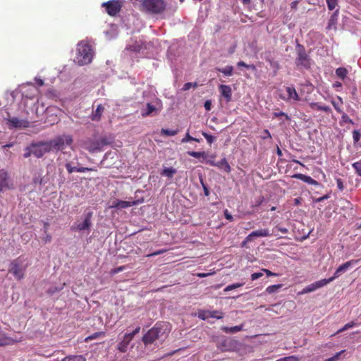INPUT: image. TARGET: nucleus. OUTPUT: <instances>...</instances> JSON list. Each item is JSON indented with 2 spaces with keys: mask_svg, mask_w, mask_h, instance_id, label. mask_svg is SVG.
<instances>
[{
  "mask_svg": "<svg viewBox=\"0 0 361 361\" xmlns=\"http://www.w3.org/2000/svg\"><path fill=\"white\" fill-rule=\"evenodd\" d=\"M140 11L152 16H160L164 14L167 3L165 0H142Z\"/></svg>",
  "mask_w": 361,
  "mask_h": 361,
  "instance_id": "nucleus-1",
  "label": "nucleus"
},
{
  "mask_svg": "<svg viewBox=\"0 0 361 361\" xmlns=\"http://www.w3.org/2000/svg\"><path fill=\"white\" fill-rule=\"evenodd\" d=\"M76 60L79 65L88 64L92 61L93 52L87 43L80 42L78 44Z\"/></svg>",
  "mask_w": 361,
  "mask_h": 361,
  "instance_id": "nucleus-2",
  "label": "nucleus"
},
{
  "mask_svg": "<svg viewBox=\"0 0 361 361\" xmlns=\"http://www.w3.org/2000/svg\"><path fill=\"white\" fill-rule=\"evenodd\" d=\"M297 57L295 58V63L299 68L309 69L311 66L310 57L306 53L305 47L302 44H297L296 45Z\"/></svg>",
  "mask_w": 361,
  "mask_h": 361,
  "instance_id": "nucleus-3",
  "label": "nucleus"
},
{
  "mask_svg": "<svg viewBox=\"0 0 361 361\" xmlns=\"http://www.w3.org/2000/svg\"><path fill=\"white\" fill-rule=\"evenodd\" d=\"M51 151L62 150L66 146H69L73 142V138L71 135H63L48 141Z\"/></svg>",
  "mask_w": 361,
  "mask_h": 361,
  "instance_id": "nucleus-4",
  "label": "nucleus"
},
{
  "mask_svg": "<svg viewBox=\"0 0 361 361\" xmlns=\"http://www.w3.org/2000/svg\"><path fill=\"white\" fill-rule=\"evenodd\" d=\"M25 270L26 266H23L20 257L12 261L8 268V272L11 273L18 281L24 278Z\"/></svg>",
  "mask_w": 361,
  "mask_h": 361,
  "instance_id": "nucleus-5",
  "label": "nucleus"
},
{
  "mask_svg": "<svg viewBox=\"0 0 361 361\" xmlns=\"http://www.w3.org/2000/svg\"><path fill=\"white\" fill-rule=\"evenodd\" d=\"M32 154L37 158L42 157L46 153L51 152L48 141L32 142Z\"/></svg>",
  "mask_w": 361,
  "mask_h": 361,
  "instance_id": "nucleus-6",
  "label": "nucleus"
},
{
  "mask_svg": "<svg viewBox=\"0 0 361 361\" xmlns=\"http://www.w3.org/2000/svg\"><path fill=\"white\" fill-rule=\"evenodd\" d=\"M102 6L106 8V11L109 16H114L120 12L122 2L121 0H111L103 3Z\"/></svg>",
  "mask_w": 361,
  "mask_h": 361,
  "instance_id": "nucleus-7",
  "label": "nucleus"
},
{
  "mask_svg": "<svg viewBox=\"0 0 361 361\" xmlns=\"http://www.w3.org/2000/svg\"><path fill=\"white\" fill-rule=\"evenodd\" d=\"M161 329L157 326L156 324L155 326L150 329L142 337L143 343L147 344H151L154 343L157 339L159 338Z\"/></svg>",
  "mask_w": 361,
  "mask_h": 361,
  "instance_id": "nucleus-8",
  "label": "nucleus"
},
{
  "mask_svg": "<svg viewBox=\"0 0 361 361\" xmlns=\"http://www.w3.org/2000/svg\"><path fill=\"white\" fill-rule=\"evenodd\" d=\"M92 214H93L92 212H89L87 214H85L84 221L82 223H75L71 226V229L73 231H79L89 230L92 225Z\"/></svg>",
  "mask_w": 361,
  "mask_h": 361,
  "instance_id": "nucleus-9",
  "label": "nucleus"
},
{
  "mask_svg": "<svg viewBox=\"0 0 361 361\" xmlns=\"http://www.w3.org/2000/svg\"><path fill=\"white\" fill-rule=\"evenodd\" d=\"M13 183L6 170H0V192L13 188Z\"/></svg>",
  "mask_w": 361,
  "mask_h": 361,
  "instance_id": "nucleus-10",
  "label": "nucleus"
},
{
  "mask_svg": "<svg viewBox=\"0 0 361 361\" xmlns=\"http://www.w3.org/2000/svg\"><path fill=\"white\" fill-rule=\"evenodd\" d=\"M39 89L32 83H28L22 88L23 97L33 99L39 94Z\"/></svg>",
  "mask_w": 361,
  "mask_h": 361,
  "instance_id": "nucleus-11",
  "label": "nucleus"
},
{
  "mask_svg": "<svg viewBox=\"0 0 361 361\" xmlns=\"http://www.w3.org/2000/svg\"><path fill=\"white\" fill-rule=\"evenodd\" d=\"M197 317L202 320H206L209 318H216L220 319L224 317V314L223 312L217 310L210 311L200 310L197 312Z\"/></svg>",
  "mask_w": 361,
  "mask_h": 361,
  "instance_id": "nucleus-12",
  "label": "nucleus"
},
{
  "mask_svg": "<svg viewBox=\"0 0 361 361\" xmlns=\"http://www.w3.org/2000/svg\"><path fill=\"white\" fill-rule=\"evenodd\" d=\"M330 282H331V279H327L317 281L314 283H312L308 285L305 288H304L302 289V290L300 293V294H305V293L313 292V291L316 290L317 289H319V288L327 285Z\"/></svg>",
  "mask_w": 361,
  "mask_h": 361,
  "instance_id": "nucleus-13",
  "label": "nucleus"
},
{
  "mask_svg": "<svg viewBox=\"0 0 361 361\" xmlns=\"http://www.w3.org/2000/svg\"><path fill=\"white\" fill-rule=\"evenodd\" d=\"M358 262L359 259H352L341 264L336 270L334 276L329 278V279H331V282L333 281L334 279L338 278L343 272L345 271L349 267H350L352 265L357 264Z\"/></svg>",
  "mask_w": 361,
  "mask_h": 361,
  "instance_id": "nucleus-14",
  "label": "nucleus"
},
{
  "mask_svg": "<svg viewBox=\"0 0 361 361\" xmlns=\"http://www.w3.org/2000/svg\"><path fill=\"white\" fill-rule=\"evenodd\" d=\"M138 201H124L116 200L115 201L113 202V204L111 206V207L117 209H124L130 207L133 205H136L138 204Z\"/></svg>",
  "mask_w": 361,
  "mask_h": 361,
  "instance_id": "nucleus-15",
  "label": "nucleus"
},
{
  "mask_svg": "<svg viewBox=\"0 0 361 361\" xmlns=\"http://www.w3.org/2000/svg\"><path fill=\"white\" fill-rule=\"evenodd\" d=\"M8 123L13 128H25L29 126V122L26 120L19 119L16 117L11 118L8 120Z\"/></svg>",
  "mask_w": 361,
  "mask_h": 361,
  "instance_id": "nucleus-16",
  "label": "nucleus"
},
{
  "mask_svg": "<svg viewBox=\"0 0 361 361\" xmlns=\"http://www.w3.org/2000/svg\"><path fill=\"white\" fill-rule=\"evenodd\" d=\"M271 233L269 230L267 228L259 229L250 233L246 237V241H252L255 237H268L270 236Z\"/></svg>",
  "mask_w": 361,
  "mask_h": 361,
  "instance_id": "nucleus-17",
  "label": "nucleus"
},
{
  "mask_svg": "<svg viewBox=\"0 0 361 361\" xmlns=\"http://www.w3.org/2000/svg\"><path fill=\"white\" fill-rule=\"evenodd\" d=\"M219 89L221 95L224 97L227 102H229L232 99V90L229 85H220Z\"/></svg>",
  "mask_w": 361,
  "mask_h": 361,
  "instance_id": "nucleus-18",
  "label": "nucleus"
},
{
  "mask_svg": "<svg viewBox=\"0 0 361 361\" xmlns=\"http://www.w3.org/2000/svg\"><path fill=\"white\" fill-rule=\"evenodd\" d=\"M292 178L299 179L302 180L305 183H307L313 185H320V183L316 180L313 179L312 177L302 174V173H296L292 176Z\"/></svg>",
  "mask_w": 361,
  "mask_h": 361,
  "instance_id": "nucleus-19",
  "label": "nucleus"
},
{
  "mask_svg": "<svg viewBox=\"0 0 361 361\" xmlns=\"http://www.w3.org/2000/svg\"><path fill=\"white\" fill-rule=\"evenodd\" d=\"M309 106L313 110L322 111L327 114L332 112L331 109L329 106L322 105L319 102H310Z\"/></svg>",
  "mask_w": 361,
  "mask_h": 361,
  "instance_id": "nucleus-20",
  "label": "nucleus"
},
{
  "mask_svg": "<svg viewBox=\"0 0 361 361\" xmlns=\"http://www.w3.org/2000/svg\"><path fill=\"white\" fill-rule=\"evenodd\" d=\"M104 107L102 104L97 105L96 109L92 111L91 118L92 121H98L100 120L102 113L104 112Z\"/></svg>",
  "mask_w": 361,
  "mask_h": 361,
  "instance_id": "nucleus-21",
  "label": "nucleus"
},
{
  "mask_svg": "<svg viewBox=\"0 0 361 361\" xmlns=\"http://www.w3.org/2000/svg\"><path fill=\"white\" fill-rule=\"evenodd\" d=\"M337 99L338 101H335L334 99H332L331 101V104L333 105L334 108L335 109V110L338 112V113H343V99L341 97L338 96L337 97Z\"/></svg>",
  "mask_w": 361,
  "mask_h": 361,
  "instance_id": "nucleus-22",
  "label": "nucleus"
},
{
  "mask_svg": "<svg viewBox=\"0 0 361 361\" xmlns=\"http://www.w3.org/2000/svg\"><path fill=\"white\" fill-rule=\"evenodd\" d=\"M157 108L155 106L151 104L150 103L147 104L146 110H142L141 114L142 117H147L153 114V113H157Z\"/></svg>",
  "mask_w": 361,
  "mask_h": 361,
  "instance_id": "nucleus-23",
  "label": "nucleus"
},
{
  "mask_svg": "<svg viewBox=\"0 0 361 361\" xmlns=\"http://www.w3.org/2000/svg\"><path fill=\"white\" fill-rule=\"evenodd\" d=\"M286 92L288 94V99H293L295 101H299L300 97L295 89L293 87H287Z\"/></svg>",
  "mask_w": 361,
  "mask_h": 361,
  "instance_id": "nucleus-24",
  "label": "nucleus"
},
{
  "mask_svg": "<svg viewBox=\"0 0 361 361\" xmlns=\"http://www.w3.org/2000/svg\"><path fill=\"white\" fill-rule=\"evenodd\" d=\"M214 165L220 169H223L227 173H230L231 171V166L226 158L222 159L221 161L216 164H214Z\"/></svg>",
  "mask_w": 361,
  "mask_h": 361,
  "instance_id": "nucleus-25",
  "label": "nucleus"
},
{
  "mask_svg": "<svg viewBox=\"0 0 361 361\" xmlns=\"http://www.w3.org/2000/svg\"><path fill=\"white\" fill-rule=\"evenodd\" d=\"M13 343V340L8 337L4 332L0 331V345H11Z\"/></svg>",
  "mask_w": 361,
  "mask_h": 361,
  "instance_id": "nucleus-26",
  "label": "nucleus"
},
{
  "mask_svg": "<svg viewBox=\"0 0 361 361\" xmlns=\"http://www.w3.org/2000/svg\"><path fill=\"white\" fill-rule=\"evenodd\" d=\"M140 331V327L137 326L133 332L126 334L123 336V340H125V343H130V342L133 340L135 335L138 334Z\"/></svg>",
  "mask_w": 361,
  "mask_h": 361,
  "instance_id": "nucleus-27",
  "label": "nucleus"
},
{
  "mask_svg": "<svg viewBox=\"0 0 361 361\" xmlns=\"http://www.w3.org/2000/svg\"><path fill=\"white\" fill-rule=\"evenodd\" d=\"M216 70L222 73L226 76H231L233 74V67L232 66H227L224 68H217Z\"/></svg>",
  "mask_w": 361,
  "mask_h": 361,
  "instance_id": "nucleus-28",
  "label": "nucleus"
},
{
  "mask_svg": "<svg viewBox=\"0 0 361 361\" xmlns=\"http://www.w3.org/2000/svg\"><path fill=\"white\" fill-rule=\"evenodd\" d=\"M242 329H243V326L242 325L235 326H232V327L223 326L221 328L223 331H224L226 333H231V334L237 333V332L241 331Z\"/></svg>",
  "mask_w": 361,
  "mask_h": 361,
  "instance_id": "nucleus-29",
  "label": "nucleus"
},
{
  "mask_svg": "<svg viewBox=\"0 0 361 361\" xmlns=\"http://www.w3.org/2000/svg\"><path fill=\"white\" fill-rule=\"evenodd\" d=\"M105 335H106V334L104 331L95 332V333L90 335L89 336L86 337L85 338V341L88 342L90 341H92V340L98 338L104 337Z\"/></svg>",
  "mask_w": 361,
  "mask_h": 361,
  "instance_id": "nucleus-30",
  "label": "nucleus"
},
{
  "mask_svg": "<svg viewBox=\"0 0 361 361\" xmlns=\"http://www.w3.org/2000/svg\"><path fill=\"white\" fill-rule=\"evenodd\" d=\"M348 73V70L344 67H340L336 70V76L341 80H344L346 78Z\"/></svg>",
  "mask_w": 361,
  "mask_h": 361,
  "instance_id": "nucleus-31",
  "label": "nucleus"
},
{
  "mask_svg": "<svg viewBox=\"0 0 361 361\" xmlns=\"http://www.w3.org/2000/svg\"><path fill=\"white\" fill-rule=\"evenodd\" d=\"M61 361H86V358L82 355H69L65 357Z\"/></svg>",
  "mask_w": 361,
  "mask_h": 361,
  "instance_id": "nucleus-32",
  "label": "nucleus"
},
{
  "mask_svg": "<svg viewBox=\"0 0 361 361\" xmlns=\"http://www.w3.org/2000/svg\"><path fill=\"white\" fill-rule=\"evenodd\" d=\"M105 144L106 142L104 140L101 142H97L96 143H93L90 147H87V149L91 152L97 150H101L102 147Z\"/></svg>",
  "mask_w": 361,
  "mask_h": 361,
  "instance_id": "nucleus-33",
  "label": "nucleus"
},
{
  "mask_svg": "<svg viewBox=\"0 0 361 361\" xmlns=\"http://www.w3.org/2000/svg\"><path fill=\"white\" fill-rule=\"evenodd\" d=\"M176 173V170L173 167L166 168L164 169L161 174V176H167L168 178H172L173 175Z\"/></svg>",
  "mask_w": 361,
  "mask_h": 361,
  "instance_id": "nucleus-34",
  "label": "nucleus"
},
{
  "mask_svg": "<svg viewBox=\"0 0 361 361\" xmlns=\"http://www.w3.org/2000/svg\"><path fill=\"white\" fill-rule=\"evenodd\" d=\"M178 130H169V129H164L162 128L161 130V135H165V136H174L178 134Z\"/></svg>",
  "mask_w": 361,
  "mask_h": 361,
  "instance_id": "nucleus-35",
  "label": "nucleus"
},
{
  "mask_svg": "<svg viewBox=\"0 0 361 361\" xmlns=\"http://www.w3.org/2000/svg\"><path fill=\"white\" fill-rule=\"evenodd\" d=\"M282 286H283L282 284H276V285L269 286L266 288V292L269 294L275 293L278 290H279L281 288H282Z\"/></svg>",
  "mask_w": 361,
  "mask_h": 361,
  "instance_id": "nucleus-36",
  "label": "nucleus"
},
{
  "mask_svg": "<svg viewBox=\"0 0 361 361\" xmlns=\"http://www.w3.org/2000/svg\"><path fill=\"white\" fill-rule=\"evenodd\" d=\"M341 125H342V123H350L352 125L354 124L353 121L344 111H343V113H341Z\"/></svg>",
  "mask_w": 361,
  "mask_h": 361,
  "instance_id": "nucleus-37",
  "label": "nucleus"
},
{
  "mask_svg": "<svg viewBox=\"0 0 361 361\" xmlns=\"http://www.w3.org/2000/svg\"><path fill=\"white\" fill-rule=\"evenodd\" d=\"M189 141H195V142H200V139H197V138H195L193 137H192L189 133L188 132L185 135V136L181 140V142L183 143H185V142H188Z\"/></svg>",
  "mask_w": 361,
  "mask_h": 361,
  "instance_id": "nucleus-38",
  "label": "nucleus"
},
{
  "mask_svg": "<svg viewBox=\"0 0 361 361\" xmlns=\"http://www.w3.org/2000/svg\"><path fill=\"white\" fill-rule=\"evenodd\" d=\"M243 285H244L243 283H236L229 285L224 288V292H228V291L232 290L233 289L242 287Z\"/></svg>",
  "mask_w": 361,
  "mask_h": 361,
  "instance_id": "nucleus-39",
  "label": "nucleus"
},
{
  "mask_svg": "<svg viewBox=\"0 0 361 361\" xmlns=\"http://www.w3.org/2000/svg\"><path fill=\"white\" fill-rule=\"evenodd\" d=\"M352 166L357 175L361 177V161L353 163Z\"/></svg>",
  "mask_w": 361,
  "mask_h": 361,
  "instance_id": "nucleus-40",
  "label": "nucleus"
},
{
  "mask_svg": "<svg viewBox=\"0 0 361 361\" xmlns=\"http://www.w3.org/2000/svg\"><path fill=\"white\" fill-rule=\"evenodd\" d=\"M329 10L333 11L338 5V0H326Z\"/></svg>",
  "mask_w": 361,
  "mask_h": 361,
  "instance_id": "nucleus-41",
  "label": "nucleus"
},
{
  "mask_svg": "<svg viewBox=\"0 0 361 361\" xmlns=\"http://www.w3.org/2000/svg\"><path fill=\"white\" fill-rule=\"evenodd\" d=\"M188 154L195 158H200V157H204L205 153L204 152H195V151H189L188 152Z\"/></svg>",
  "mask_w": 361,
  "mask_h": 361,
  "instance_id": "nucleus-42",
  "label": "nucleus"
},
{
  "mask_svg": "<svg viewBox=\"0 0 361 361\" xmlns=\"http://www.w3.org/2000/svg\"><path fill=\"white\" fill-rule=\"evenodd\" d=\"M355 325V323L354 322H348L346 324H345L343 328L338 330L336 334H340L341 332H343L344 331H346L348 329L353 327Z\"/></svg>",
  "mask_w": 361,
  "mask_h": 361,
  "instance_id": "nucleus-43",
  "label": "nucleus"
},
{
  "mask_svg": "<svg viewBox=\"0 0 361 361\" xmlns=\"http://www.w3.org/2000/svg\"><path fill=\"white\" fill-rule=\"evenodd\" d=\"M266 61L267 62H269V63L270 64V66L274 68H276V69H279V63L277 61H275L274 59H270V58H268L267 57L266 58Z\"/></svg>",
  "mask_w": 361,
  "mask_h": 361,
  "instance_id": "nucleus-44",
  "label": "nucleus"
},
{
  "mask_svg": "<svg viewBox=\"0 0 361 361\" xmlns=\"http://www.w3.org/2000/svg\"><path fill=\"white\" fill-rule=\"evenodd\" d=\"M129 345V343H125V340H122L118 345V349L121 351V352H126V350H127V348H128V345Z\"/></svg>",
  "mask_w": 361,
  "mask_h": 361,
  "instance_id": "nucleus-45",
  "label": "nucleus"
},
{
  "mask_svg": "<svg viewBox=\"0 0 361 361\" xmlns=\"http://www.w3.org/2000/svg\"><path fill=\"white\" fill-rule=\"evenodd\" d=\"M25 153L23 154V157L25 158H28L30 157L32 154V145L30 144L29 146H27L25 148Z\"/></svg>",
  "mask_w": 361,
  "mask_h": 361,
  "instance_id": "nucleus-46",
  "label": "nucleus"
},
{
  "mask_svg": "<svg viewBox=\"0 0 361 361\" xmlns=\"http://www.w3.org/2000/svg\"><path fill=\"white\" fill-rule=\"evenodd\" d=\"M273 115L276 118H279V117H281V116H284L286 120H287V121H289L290 119V116L287 114H286V113H284L283 111H274L273 113Z\"/></svg>",
  "mask_w": 361,
  "mask_h": 361,
  "instance_id": "nucleus-47",
  "label": "nucleus"
},
{
  "mask_svg": "<svg viewBox=\"0 0 361 361\" xmlns=\"http://www.w3.org/2000/svg\"><path fill=\"white\" fill-rule=\"evenodd\" d=\"M345 351V350H343L336 353L334 356H332L328 359H326L324 361H337L339 359L342 353H343Z\"/></svg>",
  "mask_w": 361,
  "mask_h": 361,
  "instance_id": "nucleus-48",
  "label": "nucleus"
},
{
  "mask_svg": "<svg viewBox=\"0 0 361 361\" xmlns=\"http://www.w3.org/2000/svg\"><path fill=\"white\" fill-rule=\"evenodd\" d=\"M360 138H361L360 133L358 130H353V139L354 143L358 142L359 140H360Z\"/></svg>",
  "mask_w": 361,
  "mask_h": 361,
  "instance_id": "nucleus-49",
  "label": "nucleus"
},
{
  "mask_svg": "<svg viewBox=\"0 0 361 361\" xmlns=\"http://www.w3.org/2000/svg\"><path fill=\"white\" fill-rule=\"evenodd\" d=\"M202 134L204 137V138L207 140V141L209 144H212L215 140V137L212 135H209L205 132H202Z\"/></svg>",
  "mask_w": 361,
  "mask_h": 361,
  "instance_id": "nucleus-50",
  "label": "nucleus"
},
{
  "mask_svg": "<svg viewBox=\"0 0 361 361\" xmlns=\"http://www.w3.org/2000/svg\"><path fill=\"white\" fill-rule=\"evenodd\" d=\"M126 269V267L125 266H121V267H116V268H114L112 269L111 271H110V274L111 275H115L121 271H123Z\"/></svg>",
  "mask_w": 361,
  "mask_h": 361,
  "instance_id": "nucleus-51",
  "label": "nucleus"
},
{
  "mask_svg": "<svg viewBox=\"0 0 361 361\" xmlns=\"http://www.w3.org/2000/svg\"><path fill=\"white\" fill-rule=\"evenodd\" d=\"M200 183L203 188L204 195L209 196V190L208 187L207 186V185L204 183V180L202 178H200Z\"/></svg>",
  "mask_w": 361,
  "mask_h": 361,
  "instance_id": "nucleus-52",
  "label": "nucleus"
},
{
  "mask_svg": "<svg viewBox=\"0 0 361 361\" xmlns=\"http://www.w3.org/2000/svg\"><path fill=\"white\" fill-rule=\"evenodd\" d=\"M65 166L69 173L76 171V167H73L70 162L66 163Z\"/></svg>",
  "mask_w": 361,
  "mask_h": 361,
  "instance_id": "nucleus-53",
  "label": "nucleus"
},
{
  "mask_svg": "<svg viewBox=\"0 0 361 361\" xmlns=\"http://www.w3.org/2000/svg\"><path fill=\"white\" fill-rule=\"evenodd\" d=\"M95 171V169H92V168H88V167L76 168V171L80 172V173H83V172H86V171Z\"/></svg>",
  "mask_w": 361,
  "mask_h": 361,
  "instance_id": "nucleus-54",
  "label": "nucleus"
},
{
  "mask_svg": "<svg viewBox=\"0 0 361 361\" xmlns=\"http://www.w3.org/2000/svg\"><path fill=\"white\" fill-rule=\"evenodd\" d=\"M276 361H298V359L295 356H289L281 358Z\"/></svg>",
  "mask_w": 361,
  "mask_h": 361,
  "instance_id": "nucleus-55",
  "label": "nucleus"
},
{
  "mask_svg": "<svg viewBox=\"0 0 361 361\" xmlns=\"http://www.w3.org/2000/svg\"><path fill=\"white\" fill-rule=\"evenodd\" d=\"M336 184L338 190L343 191L344 189V185L341 178H336Z\"/></svg>",
  "mask_w": 361,
  "mask_h": 361,
  "instance_id": "nucleus-56",
  "label": "nucleus"
},
{
  "mask_svg": "<svg viewBox=\"0 0 361 361\" xmlns=\"http://www.w3.org/2000/svg\"><path fill=\"white\" fill-rule=\"evenodd\" d=\"M263 276V273L262 272H256L251 274V280L255 281Z\"/></svg>",
  "mask_w": 361,
  "mask_h": 361,
  "instance_id": "nucleus-57",
  "label": "nucleus"
},
{
  "mask_svg": "<svg viewBox=\"0 0 361 361\" xmlns=\"http://www.w3.org/2000/svg\"><path fill=\"white\" fill-rule=\"evenodd\" d=\"M225 218L229 221H233V216L229 213L228 209H225L224 212Z\"/></svg>",
  "mask_w": 361,
  "mask_h": 361,
  "instance_id": "nucleus-58",
  "label": "nucleus"
},
{
  "mask_svg": "<svg viewBox=\"0 0 361 361\" xmlns=\"http://www.w3.org/2000/svg\"><path fill=\"white\" fill-rule=\"evenodd\" d=\"M236 47H237V44L235 42L232 46H231L229 47V49H228V54L229 55H232L233 54L235 53V49H236Z\"/></svg>",
  "mask_w": 361,
  "mask_h": 361,
  "instance_id": "nucleus-59",
  "label": "nucleus"
},
{
  "mask_svg": "<svg viewBox=\"0 0 361 361\" xmlns=\"http://www.w3.org/2000/svg\"><path fill=\"white\" fill-rule=\"evenodd\" d=\"M329 197H330V196H329V194H326V195H323V196H322V197H318V198L315 199V200H314V201H315L316 202H321L324 201L325 200L329 199Z\"/></svg>",
  "mask_w": 361,
  "mask_h": 361,
  "instance_id": "nucleus-60",
  "label": "nucleus"
},
{
  "mask_svg": "<svg viewBox=\"0 0 361 361\" xmlns=\"http://www.w3.org/2000/svg\"><path fill=\"white\" fill-rule=\"evenodd\" d=\"M262 271L263 272H264L268 276H276L279 275L278 274L274 273V272H272L270 270L267 269H262Z\"/></svg>",
  "mask_w": 361,
  "mask_h": 361,
  "instance_id": "nucleus-61",
  "label": "nucleus"
},
{
  "mask_svg": "<svg viewBox=\"0 0 361 361\" xmlns=\"http://www.w3.org/2000/svg\"><path fill=\"white\" fill-rule=\"evenodd\" d=\"M263 134H264V135L262 136L263 139L271 137V133H269V131L267 129L264 130Z\"/></svg>",
  "mask_w": 361,
  "mask_h": 361,
  "instance_id": "nucleus-62",
  "label": "nucleus"
},
{
  "mask_svg": "<svg viewBox=\"0 0 361 361\" xmlns=\"http://www.w3.org/2000/svg\"><path fill=\"white\" fill-rule=\"evenodd\" d=\"M192 82H186V83L184 84L182 90L183 91H187V90H190L192 87Z\"/></svg>",
  "mask_w": 361,
  "mask_h": 361,
  "instance_id": "nucleus-63",
  "label": "nucleus"
},
{
  "mask_svg": "<svg viewBox=\"0 0 361 361\" xmlns=\"http://www.w3.org/2000/svg\"><path fill=\"white\" fill-rule=\"evenodd\" d=\"M212 102L210 100H207L204 102V106L207 111H209L211 109Z\"/></svg>",
  "mask_w": 361,
  "mask_h": 361,
  "instance_id": "nucleus-64",
  "label": "nucleus"
}]
</instances>
